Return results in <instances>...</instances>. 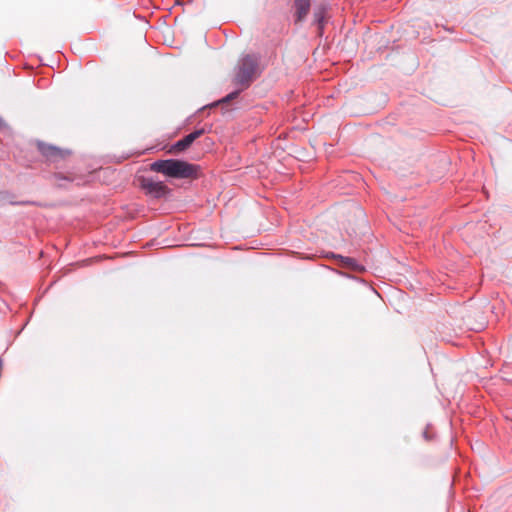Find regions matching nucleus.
I'll return each instance as SVG.
<instances>
[{
  "instance_id": "obj_1",
  "label": "nucleus",
  "mask_w": 512,
  "mask_h": 512,
  "mask_svg": "<svg viewBox=\"0 0 512 512\" xmlns=\"http://www.w3.org/2000/svg\"><path fill=\"white\" fill-rule=\"evenodd\" d=\"M150 169L165 176L178 179L196 177L198 172L196 165L177 159L157 160L150 165Z\"/></svg>"
},
{
  "instance_id": "obj_2",
  "label": "nucleus",
  "mask_w": 512,
  "mask_h": 512,
  "mask_svg": "<svg viewBox=\"0 0 512 512\" xmlns=\"http://www.w3.org/2000/svg\"><path fill=\"white\" fill-rule=\"evenodd\" d=\"M259 59L256 55H246L239 61L234 82L236 85L246 88L258 73Z\"/></svg>"
},
{
  "instance_id": "obj_3",
  "label": "nucleus",
  "mask_w": 512,
  "mask_h": 512,
  "mask_svg": "<svg viewBox=\"0 0 512 512\" xmlns=\"http://www.w3.org/2000/svg\"><path fill=\"white\" fill-rule=\"evenodd\" d=\"M140 183L146 193L155 198L164 197L169 192V188L162 181L142 177Z\"/></svg>"
},
{
  "instance_id": "obj_4",
  "label": "nucleus",
  "mask_w": 512,
  "mask_h": 512,
  "mask_svg": "<svg viewBox=\"0 0 512 512\" xmlns=\"http://www.w3.org/2000/svg\"><path fill=\"white\" fill-rule=\"evenodd\" d=\"M205 133L204 129H197L177 141L170 149V152H181L186 150L196 139Z\"/></svg>"
},
{
  "instance_id": "obj_5",
  "label": "nucleus",
  "mask_w": 512,
  "mask_h": 512,
  "mask_svg": "<svg viewBox=\"0 0 512 512\" xmlns=\"http://www.w3.org/2000/svg\"><path fill=\"white\" fill-rule=\"evenodd\" d=\"M39 151L49 161H57L65 157V153L62 150L51 145L40 144Z\"/></svg>"
},
{
  "instance_id": "obj_6",
  "label": "nucleus",
  "mask_w": 512,
  "mask_h": 512,
  "mask_svg": "<svg viewBox=\"0 0 512 512\" xmlns=\"http://www.w3.org/2000/svg\"><path fill=\"white\" fill-rule=\"evenodd\" d=\"M294 6L296 9L295 21L296 22L303 21L309 13L310 0H294Z\"/></svg>"
},
{
  "instance_id": "obj_7",
  "label": "nucleus",
  "mask_w": 512,
  "mask_h": 512,
  "mask_svg": "<svg viewBox=\"0 0 512 512\" xmlns=\"http://www.w3.org/2000/svg\"><path fill=\"white\" fill-rule=\"evenodd\" d=\"M326 8L322 5L316 7L313 12L314 23L317 24L319 34H322V30L325 23Z\"/></svg>"
},
{
  "instance_id": "obj_8",
  "label": "nucleus",
  "mask_w": 512,
  "mask_h": 512,
  "mask_svg": "<svg viewBox=\"0 0 512 512\" xmlns=\"http://www.w3.org/2000/svg\"><path fill=\"white\" fill-rule=\"evenodd\" d=\"M343 266L351 268L354 271H362L363 267L359 265L353 258L340 256Z\"/></svg>"
},
{
  "instance_id": "obj_9",
  "label": "nucleus",
  "mask_w": 512,
  "mask_h": 512,
  "mask_svg": "<svg viewBox=\"0 0 512 512\" xmlns=\"http://www.w3.org/2000/svg\"><path fill=\"white\" fill-rule=\"evenodd\" d=\"M236 95H237V92H236V93H232V94H230L227 98H228V99H231V98L235 97Z\"/></svg>"
},
{
  "instance_id": "obj_10",
  "label": "nucleus",
  "mask_w": 512,
  "mask_h": 512,
  "mask_svg": "<svg viewBox=\"0 0 512 512\" xmlns=\"http://www.w3.org/2000/svg\"><path fill=\"white\" fill-rule=\"evenodd\" d=\"M2 125H3V121H2V119L0 118V127H2Z\"/></svg>"
}]
</instances>
